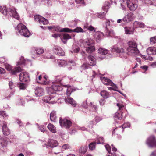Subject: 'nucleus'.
I'll return each mask as SVG.
<instances>
[{"mask_svg":"<svg viewBox=\"0 0 156 156\" xmlns=\"http://www.w3.org/2000/svg\"><path fill=\"white\" fill-rule=\"evenodd\" d=\"M0 116L5 119H6L7 116L5 112L3 111H0Z\"/></svg>","mask_w":156,"mask_h":156,"instance_id":"obj_51","label":"nucleus"},{"mask_svg":"<svg viewBox=\"0 0 156 156\" xmlns=\"http://www.w3.org/2000/svg\"><path fill=\"white\" fill-rule=\"evenodd\" d=\"M88 64L89 65L91 66H93L95 65L96 64L95 60H93L91 61H88Z\"/></svg>","mask_w":156,"mask_h":156,"instance_id":"obj_57","label":"nucleus"},{"mask_svg":"<svg viewBox=\"0 0 156 156\" xmlns=\"http://www.w3.org/2000/svg\"><path fill=\"white\" fill-rule=\"evenodd\" d=\"M35 93L37 96H42L44 94V89L41 87H37L35 89Z\"/></svg>","mask_w":156,"mask_h":156,"instance_id":"obj_22","label":"nucleus"},{"mask_svg":"<svg viewBox=\"0 0 156 156\" xmlns=\"http://www.w3.org/2000/svg\"><path fill=\"white\" fill-rule=\"evenodd\" d=\"M108 34L109 36L112 37L115 35V33L113 30H111L108 32Z\"/></svg>","mask_w":156,"mask_h":156,"instance_id":"obj_64","label":"nucleus"},{"mask_svg":"<svg viewBox=\"0 0 156 156\" xmlns=\"http://www.w3.org/2000/svg\"><path fill=\"white\" fill-rule=\"evenodd\" d=\"M34 20L37 21L39 22L40 24L46 25L48 23V21L45 18L38 15H35Z\"/></svg>","mask_w":156,"mask_h":156,"instance_id":"obj_16","label":"nucleus"},{"mask_svg":"<svg viewBox=\"0 0 156 156\" xmlns=\"http://www.w3.org/2000/svg\"><path fill=\"white\" fill-rule=\"evenodd\" d=\"M95 142L97 144H103L104 142V139L102 137L98 136L96 138Z\"/></svg>","mask_w":156,"mask_h":156,"instance_id":"obj_37","label":"nucleus"},{"mask_svg":"<svg viewBox=\"0 0 156 156\" xmlns=\"http://www.w3.org/2000/svg\"><path fill=\"white\" fill-rule=\"evenodd\" d=\"M18 86L20 89L25 90L27 88V85L24 83H19L18 84Z\"/></svg>","mask_w":156,"mask_h":156,"instance_id":"obj_41","label":"nucleus"},{"mask_svg":"<svg viewBox=\"0 0 156 156\" xmlns=\"http://www.w3.org/2000/svg\"><path fill=\"white\" fill-rule=\"evenodd\" d=\"M130 126V124L129 122L125 123L122 126V128L124 129L127 127H129Z\"/></svg>","mask_w":156,"mask_h":156,"instance_id":"obj_54","label":"nucleus"},{"mask_svg":"<svg viewBox=\"0 0 156 156\" xmlns=\"http://www.w3.org/2000/svg\"><path fill=\"white\" fill-rule=\"evenodd\" d=\"M70 147L68 144H64L62 146V149L63 150L70 149Z\"/></svg>","mask_w":156,"mask_h":156,"instance_id":"obj_55","label":"nucleus"},{"mask_svg":"<svg viewBox=\"0 0 156 156\" xmlns=\"http://www.w3.org/2000/svg\"><path fill=\"white\" fill-rule=\"evenodd\" d=\"M113 24H111V23L109 20H106L105 23V25L107 30L108 31V27H109L110 25H112Z\"/></svg>","mask_w":156,"mask_h":156,"instance_id":"obj_48","label":"nucleus"},{"mask_svg":"<svg viewBox=\"0 0 156 156\" xmlns=\"http://www.w3.org/2000/svg\"><path fill=\"white\" fill-rule=\"evenodd\" d=\"M39 129L42 132L44 133L45 131V129L44 128V126H39Z\"/></svg>","mask_w":156,"mask_h":156,"instance_id":"obj_59","label":"nucleus"},{"mask_svg":"<svg viewBox=\"0 0 156 156\" xmlns=\"http://www.w3.org/2000/svg\"><path fill=\"white\" fill-rule=\"evenodd\" d=\"M58 143L55 140L49 139L48 142V146L51 147H54L58 145Z\"/></svg>","mask_w":156,"mask_h":156,"instance_id":"obj_25","label":"nucleus"},{"mask_svg":"<svg viewBox=\"0 0 156 156\" xmlns=\"http://www.w3.org/2000/svg\"><path fill=\"white\" fill-rule=\"evenodd\" d=\"M88 61H91L93 60H95V58L94 56L90 55L88 56Z\"/></svg>","mask_w":156,"mask_h":156,"instance_id":"obj_61","label":"nucleus"},{"mask_svg":"<svg viewBox=\"0 0 156 156\" xmlns=\"http://www.w3.org/2000/svg\"><path fill=\"white\" fill-rule=\"evenodd\" d=\"M110 5L111 4L108 1L105 2L102 7V9L104 10V12L98 13L96 16L101 19H104Z\"/></svg>","mask_w":156,"mask_h":156,"instance_id":"obj_6","label":"nucleus"},{"mask_svg":"<svg viewBox=\"0 0 156 156\" xmlns=\"http://www.w3.org/2000/svg\"><path fill=\"white\" fill-rule=\"evenodd\" d=\"M0 125L2 127V130L3 134L5 135H8L10 134V130L9 129L7 126V124L5 122H3V125L0 122Z\"/></svg>","mask_w":156,"mask_h":156,"instance_id":"obj_19","label":"nucleus"},{"mask_svg":"<svg viewBox=\"0 0 156 156\" xmlns=\"http://www.w3.org/2000/svg\"><path fill=\"white\" fill-rule=\"evenodd\" d=\"M33 50L36 55H40L43 53L44 51V50L41 48L34 47Z\"/></svg>","mask_w":156,"mask_h":156,"instance_id":"obj_27","label":"nucleus"},{"mask_svg":"<svg viewBox=\"0 0 156 156\" xmlns=\"http://www.w3.org/2000/svg\"><path fill=\"white\" fill-rule=\"evenodd\" d=\"M53 50L54 53L58 55L63 56L65 55L64 52L59 47L55 46Z\"/></svg>","mask_w":156,"mask_h":156,"instance_id":"obj_20","label":"nucleus"},{"mask_svg":"<svg viewBox=\"0 0 156 156\" xmlns=\"http://www.w3.org/2000/svg\"><path fill=\"white\" fill-rule=\"evenodd\" d=\"M133 27L134 28H144L145 27V25L142 22L135 21L133 24Z\"/></svg>","mask_w":156,"mask_h":156,"instance_id":"obj_26","label":"nucleus"},{"mask_svg":"<svg viewBox=\"0 0 156 156\" xmlns=\"http://www.w3.org/2000/svg\"><path fill=\"white\" fill-rule=\"evenodd\" d=\"M20 79L23 82H28L30 81V78L28 73L27 72L21 73L20 75Z\"/></svg>","mask_w":156,"mask_h":156,"instance_id":"obj_13","label":"nucleus"},{"mask_svg":"<svg viewBox=\"0 0 156 156\" xmlns=\"http://www.w3.org/2000/svg\"><path fill=\"white\" fill-rule=\"evenodd\" d=\"M62 80V78L59 76H55L54 78V80L51 82L49 80L48 77L46 75L44 76L43 80L41 81V83L44 85H48L51 82L53 84L51 85V88L52 90L55 91H61L62 89V85H61L59 83Z\"/></svg>","mask_w":156,"mask_h":156,"instance_id":"obj_1","label":"nucleus"},{"mask_svg":"<svg viewBox=\"0 0 156 156\" xmlns=\"http://www.w3.org/2000/svg\"><path fill=\"white\" fill-rule=\"evenodd\" d=\"M57 99H55L54 96L52 95L50 96H46L44 97L43 99L44 102L51 104L55 103L57 101Z\"/></svg>","mask_w":156,"mask_h":156,"instance_id":"obj_17","label":"nucleus"},{"mask_svg":"<svg viewBox=\"0 0 156 156\" xmlns=\"http://www.w3.org/2000/svg\"><path fill=\"white\" fill-rule=\"evenodd\" d=\"M152 47L148 48L147 50V54L150 55H152Z\"/></svg>","mask_w":156,"mask_h":156,"instance_id":"obj_53","label":"nucleus"},{"mask_svg":"<svg viewBox=\"0 0 156 156\" xmlns=\"http://www.w3.org/2000/svg\"><path fill=\"white\" fill-rule=\"evenodd\" d=\"M126 50L129 55L133 56H135L139 51L137 47L127 48Z\"/></svg>","mask_w":156,"mask_h":156,"instance_id":"obj_18","label":"nucleus"},{"mask_svg":"<svg viewBox=\"0 0 156 156\" xmlns=\"http://www.w3.org/2000/svg\"><path fill=\"white\" fill-rule=\"evenodd\" d=\"M135 17L134 14L131 12L127 13L122 19L123 21L124 22H129L135 18Z\"/></svg>","mask_w":156,"mask_h":156,"instance_id":"obj_15","label":"nucleus"},{"mask_svg":"<svg viewBox=\"0 0 156 156\" xmlns=\"http://www.w3.org/2000/svg\"><path fill=\"white\" fill-rule=\"evenodd\" d=\"M104 36V34L102 32L99 31L95 32L94 37L96 39L97 42H99L102 39Z\"/></svg>","mask_w":156,"mask_h":156,"instance_id":"obj_23","label":"nucleus"},{"mask_svg":"<svg viewBox=\"0 0 156 156\" xmlns=\"http://www.w3.org/2000/svg\"><path fill=\"white\" fill-rule=\"evenodd\" d=\"M87 147H81L79 150V152L82 154H84L87 150Z\"/></svg>","mask_w":156,"mask_h":156,"instance_id":"obj_43","label":"nucleus"},{"mask_svg":"<svg viewBox=\"0 0 156 156\" xmlns=\"http://www.w3.org/2000/svg\"><path fill=\"white\" fill-rule=\"evenodd\" d=\"M59 122L60 126L62 127H64L66 128H69L72 125L71 121L67 119H62L60 118Z\"/></svg>","mask_w":156,"mask_h":156,"instance_id":"obj_12","label":"nucleus"},{"mask_svg":"<svg viewBox=\"0 0 156 156\" xmlns=\"http://www.w3.org/2000/svg\"><path fill=\"white\" fill-rule=\"evenodd\" d=\"M99 102L101 106H103L105 103V100L104 99H101Z\"/></svg>","mask_w":156,"mask_h":156,"instance_id":"obj_62","label":"nucleus"},{"mask_svg":"<svg viewBox=\"0 0 156 156\" xmlns=\"http://www.w3.org/2000/svg\"><path fill=\"white\" fill-rule=\"evenodd\" d=\"M122 113L120 111H118V112H116L114 116V118L115 119H119L121 120L122 118Z\"/></svg>","mask_w":156,"mask_h":156,"instance_id":"obj_34","label":"nucleus"},{"mask_svg":"<svg viewBox=\"0 0 156 156\" xmlns=\"http://www.w3.org/2000/svg\"><path fill=\"white\" fill-rule=\"evenodd\" d=\"M0 142V144L2 147L6 146L7 143V141L4 139H1Z\"/></svg>","mask_w":156,"mask_h":156,"instance_id":"obj_45","label":"nucleus"},{"mask_svg":"<svg viewBox=\"0 0 156 156\" xmlns=\"http://www.w3.org/2000/svg\"><path fill=\"white\" fill-rule=\"evenodd\" d=\"M98 51L100 54L104 55L108 53L109 50L104 48L100 47L98 48Z\"/></svg>","mask_w":156,"mask_h":156,"instance_id":"obj_28","label":"nucleus"},{"mask_svg":"<svg viewBox=\"0 0 156 156\" xmlns=\"http://www.w3.org/2000/svg\"><path fill=\"white\" fill-rule=\"evenodd\" d=\"M124 30L125 34H131L133 32V29L130 27H125Z\"/></svg>","mask_w":156,"mask_h":156,"instance_id":"obj_35","label":"nucleus"},{"mask_svg":"<svg viewBox=\"0 0 156 156\" xmlns=\"http://www.w3.org/2000/svg\"><path fill=\"white\" fill-rule=\"evenodd\" d=\"M48 129L51 132L55 133H56V127L52 124L49 123L48 125Z\"/></svg>","mask_w":156,"mask_h":156,"instance_id":"obj_31","label":"nucleus"},{"mask_svg":"<svg viewBox=\"0 0 156 156\" xmlns=\"http://www.w3.org/2000/svg\"><path fill=\"white\" fill-rule=\"evenodd\" d=\"M69 29L68 28H64L60 29V27L58 26H57L54 27V30L60 32H68L69 30Z\"/></svg>","mask_w":156,"mask_h":156,"instance_id":"obj_32","label":"nucleus"},{"mask_svg":"<svg viewBox=\"0 0 156 156\" xmlns=\"http://www.w3.org/2000/svg\"><path fill=\"white\" fill-rule=\"evenodd\" d=\"M75 1L77 4H84L83 0H75Z\"/></svg>","mask_w":156,"mask_h":156,"instance_id":"obj_60","label":"nucleus"},{"mask_svg":"<svg viewBox=\"0 0 156 156\" xmlns=\"http://www.w3.org/2000/svg\"><path fill=\"white\" fill-rule=\"evenodd\" d=\"M4 65L6 69L12 75H15L17 73L20 72L22 70V69L20 66L13 68L11 65L8 63H5Z\"/></svg>","mask_w":156,"mask_h":156,"instance_id":"obj_7","label":"nucleus"},{"mask_svg":"<svg viewBox=\"0 0 156 156\" xmlns=\"http://www.w3.org/2000/svg\"><path fill=\"white\" fill-rule=\"evenodd\" d=\"M56 112L53 111L51 113L50 115V119L51 121L55 122L56 120Z\"/></svg>","mask_w":156,"mask_h":156,"instance_id":"obj_36","label":"nucleus"},{"mask_svg":"<svg viewBox=\"0 0 156 156\" xmlns=\"http://www.w3.org/2000/svg\"><path fill=\"white\" fill-rule=\"evenodd\" d=\"M100 79L104 84L107 85H110L112 87H108V88L109 90H113L118 91L120 93H121L120 91L117 90V89L118 88V87L111 80L105 77H101Z\"/></svg>","mask_w":156,"mask_h":156,"instance_id":"obj_5","label":"nucleus"},{"mask_svg":"<svg viewBox=\"0 0 156 156\" xmlns=\"http://www.w3.org/2000/svg\"><path fill=\"white\" fill-rule=\"evenodd\" d=\"M144 2L147 5H156V4L154 3V2H153L150 0H145Z\"/></svg>","mask_w":156,"mask_h":156,"instance_id":"obj_46","label":"nucleus"},{"mask_svg":"<svg viewBox=\"0 0 156 156\" xmlns=\"http://www.w3.org/2000/svg\"><path fill=\"white\" fill-rule=\"evenodd\" d=\"M80 46L86 48V51L88 53H91L95 50V47L94 46V41L91 39L85 40H81L80 41Z\"/></svg>","mask_w":156,"mask_h":156,"instance_id":"obj_3","label":"nucleus"},{"mask_svg":"<svg viewBox=\"0 0 156 156\" xmlns=\"http://www.w3.org/2000/svg\"><path fill=\"white\" fill-rule=\"evenodd\" d=\"M100 94L103 98H107L110 96L109 93L105 90L101 91Z\"/></svg>","mask_w":156,"mask_h":156,"instance_id":"obj_38","label":"nucleus"},{"mask_svg":"<svg viewBox=\"0 0 156 156\" xmlns=\"http://www.w3.org/2000/svg\"><path fill=\"white\" fill-rule=\"evenodd\" d=\"M90 110L93 112H96L97 110V107L96 105H94L92 102L90 103L89 105Z\"/></svg>","mask_w":156,"mask_h":156,"instance_id":"obj_39","label":"nucleus"},{"mask_svg":"<svg viewBox=\"0 0 156 156\" xmlns=\"http://www.w3.org/2000/svg\"><path fill=\"white\" fill-rule=\"evenodd\" d=\"M80 50V48L78 46L73 45L72 46L71 52L72 53H77L79 52Z\"/></svg>","mask_w":156,"mask_h":156,"instance_id":"obj_40","label":"nucleus"},{"mask_svg":"<svg viewBox=\"0 0 156 156\" xmlns=\"http://www.w3.org/2000/svg\"><path fill=\"white\" fill-rule=\"evenodd\" d=\"M127 44L128 47L127 48L137 47V44L133 41H130L128 42L127 43Z\"/></svg>","mask_w":156,"mask_h":156,"instance_id":"obj_33","label":"nucleus"},{"mask_svg":"<svg viewBox=\"0 0 156 156\" xmlns=\"http://www.w3.org/2000/svg\"><path fill=\"white\" fill-rule=\"evenodd\" d=\"M112 52H116L117 53L120 54V57L122 58H126L124 54H126L124 50L122 48H119L116 45L112 46L111 47Z\"/></svg>","mask_w":156,"mask_h":156,"instance_id":"obj_8","label":"nucleus"},{"mask_svg":"<svg viewBox=\"0 0 156 156\" xmlns=\"http://www.w3.org/2000/svg\"><path fill=\"white\" fill-rule=\"evenodd\" d=\"M117 105L119 109V111H120L121 109H122L124 107L123 105L122 104L119 103H117Z\"/></svg>","mask_w":156,"mask_h":156,"instance_id":"obj_63","label":"nucleus"},{"mask_svg":"<svg viewBox=\"0 0 156 156\" xmlns=\"http://www.w3.org/2000/svg\"><path fill=\"white\" fill-rule=\"evenodd\" d=\"M16 30L20 35L22 36L28 37L31 35L27 27L22 23H20L17 25Z\"/></svg>","mask_w":156,"mask_h":156,"instance_id":"obj_4","label":"nucleus"},{"mask_svg":"<svg viewBox=\"0 0 156 156\" xmlns=\"http://www.w3.org/2000/svg\"><path fill=\"white\" fill-rule=\"evenodd\" d=\"M16 85V84L15 83H13L12 81H10L9 82V88L11 89H13L15 87Z\"/></svg>","mask_w":156,"mask_h":156,"instance_id":"obj_49","label":"nucleus"},{"mask_svg":"<svg viewBox=\"0 0 156 156\" xmlns=\"http://www.w3.org/2000/svg\"><path fill=\"white\" fill-rule=\"evenodd\" d=\"M150 44H153L156 43V36L151 37L150 38Z\"/></svg>","mask_w":156,"mask_h":156,"instance_id":"obj_50","label":"nucleus"},{"mask_svg":"<svg viewBox=\"0 0 156 156\" xmlns=\"http://www.w3.org/2000/svg\"><path fill=\"white\" fill-rule=\"evenodd\" d=\"M146 144L150 147H156V140L154 136H151L149 137L146 142Z\"/></svg>","mask_w":156,"mask_h":156,"instance_id":"obj_14","label":"nucleus"},{"mask_svg":"<svg viewBox=\"0 0 156 156\" xmlns=\"http://www.w3.org/2000/svg\"><path fill=\"white\" fill-rule=\"evenodd\" d=\"M97 144L95 141L92 142L89 145V149L91 150H93L95 147V145Z\"/></svg>","mask_w":156,"mask_h":156,"instance_id":"obj_44","label":"nucleus"},{"mask_svg":"<svg viewBox=\"0 0 156 156\" xmlns=\"http://www.w3.org/2000/svg\"><path fill=\"white\" fill-rule=\"evenodd\" d=\"M65 101L66 103L70 104L74 107H76V103L75 101L70 97L65 98Z\"/></svg>","mask_w":156,"mask_h":156,"instance_id":"obj_21","label":"nucleus"},{"mask_svg":"<svg viewBox=\"0 0 156 156\" xmlns=\"http://www.w3.org/2000/svg\"><path fill=\"white\" fill-rule=\"evenodd\" d=\"M27 62H29L30 65H31V62L30 60H26L24 59L23 57L21 56L20 58V61L17 62V65H27Z\"/></svg>","mask_w":156,"mask_h":156,"instance_id":"obj_24","label":"nucleus"},{"mask_svg":"<svg viewBox=\"0 0 156 156\" xmlns=\"http://www.w3.org/2000/svg\"><path fill=\"white\" fill-rule=\"evenodd\" d=\"M88 66L86 64H83L81 66V68L83 70L87 69L88 68Z\"/></svg>","mask_w":156,"mask_h":156,"instance_id":"obj_58","label":"nucleus"},{"mask_svg":"<svg viewBox=\"0 0 156 156\" xmlns=\"http://www.w3.org/2000/svg\"><path fill=\"white\" fill-rule=\"evenodd\" d=\"M0 12L5 16H12L17 20H18L20 18L16 9L13 7L8 9L5 6H0Z\"/></svg>","mask_w":156,"mask_h":156,"instance_id":"obj_2","label":"nucleus"},{"mask_svg":"<svg viewBox=\"0 0 156 156\" xmlns=\"http://www.w3.org/2000/svg\"><path fill=\"white\" fill-rule=\"evenodd\" d=\"M55 61L57 62L58 65L60 67L64 66L66 65H69L70 66L75 65V63L73 60H69L68 62H67L64 60L57 59L55 60Z\"/></svg>","mask_w":156,"mask_h":156,"instance_id":"obj_10","label":"nucleus"},{"mask_svg":"<svg viewBox=\"0 0 156 156\" xmlns=\"http://www.w3.org/2000/svg\"><path fill=\"white\" fill-rule=\"evenodd\" d=\"M62 86H65L66 87H67L66 90V93L67 95L68 96L70 95L72 91L75 90L73 89L72 87H71L69 85H63Z\"/></svg>","mask_w":156,"mask_h":156,"instance_id":"obj_29","label":"nucleus"},{"mask_svg":"<svg viewBox=\"0 0 156 156\" xmlns=\"http://www.w3.org/2000/svg\"><path fill=\"white\" fill-rule=\"evenodd\" d=\"M127 7L131 11H134L137 8V0H128L126 2Z\"/></svg>","mask_w":156,"mask_h":156,"instance_id":"obj_9","label":"nucleus"},{"mask_svg":"<svg viewBox=\"0 0 156 156\" xmlns=\"http://www.w3.org/2000/svg\"><path fill=\"white\" fill-rule=\"evenodd\" d=\"M51 36L55 38L59 37L64 43H66L67 40L71 38L70 36L66 33H63L62 35H59L58 34H52Z\"/></svg>","mask_w":156,"mask_h":156,"instance_id":"obj_11","label":"nucleus"},{"mask_svg":"<svg viewBox=\"0 0 156 156\" xmlns=\"http://www.w3.org/2000/svg\"><path fill=\"white\" fill-rule=\"evenodd\" d=\"M95 121L96 124L98 122L100 121H101L102 119V118L101 117L99 116H96L95 118Z\"/></svg>","mask_w":156,"mask_h":156,"instance_id":"obj_56","label":"nucleus"},{"mask_svg":"<svg viewBox=\"0 0 156 156\" xmlns=\"http://www.w3.org/2000/svg\"><path fill=\"white\" fill-rule=\"evenodd\" d=\"M68 32L70 33L72 32H75L76 33H83L84 32V31L80 27H78L73 30H71L69 29V30L68 31Z\"/></svg>","mask_w":156,"mask_h":156,"instance_id":"obj_30","label":"nucleus"},{"mask_svg":"<svg viewBox=\"0 0 156 156\" xmlns=\"http://www.w3.org/2000/svg\"><path fill=\"white\" fill-rule=\"evenodd\" d=\"M86 28L90 31L95 32L96 30V29L91 25L87 26Z\"/></svg>","mask_w":156,"mask_h":156,"instance_id":"obj_47","label":"nucleus"},{"mask_svg":"<svg viewBox=\"0 0 156 156\" xmlns=\"http://www.w3.org/2000/svg\"><path fill=\"white\" fill-rule=\"evenodd\" d=\"M105 146L106 149L109 154H111L112 156H116L115 153H112L111 152V148L108 144H106Z\"/></svg>","mask_w":156,"mask_h":156,"instance_id":"obj_42","label":"nucleus"},{"mask_svg":"<svg viewBox=\"0 0 156 156\" xmlns=\"http://www.w3.org/2000/svg\"><path fill=\"white\" fill-rule=\"evenodd\" d=\"M96 124V123L93 121L91 120L89 122L88 126L90 128H92Z\"/></svg>","mask_w":156,"mask_h":156,"instance_id":"obj_52","label":"nucleus"}]
</instances>
